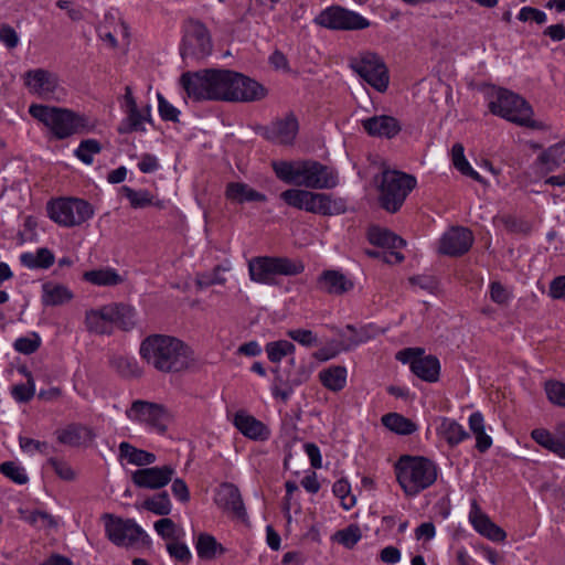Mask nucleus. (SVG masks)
<instances>
[{"label": "nucleus", "mask_w": 565, "mask_h": 565, "mask_svg": "<svg viewBox=\"0 0 565 565\" xmlns=\"http://www.w3.org/2000/svg\"><path fill=\"white\" fill-rule=\"evenodd\" d=\"M167 550L171 557H173L180 562H183V563H189L192 557L189 547L184 543H181V542L169 543L167 545Z\"/></svg>", "instance_id": "nucleus-59"}, {"label": "nucleus", "mask_w": 565, "mask_h": 565, "mask_svg": "<svg viewBox=\"0 0 565 565\" xmlns=\"http://www.w3.org/2000/svg\"><path fill=\"white\" fill-rule=\"evenodd\" d=\"M287 337L307 348H311L318 344L317 335L308 329L288 330Z\"/></svg>", "instance_id": "nucleus-54"}, {"label": "nucleus", "mask_w": 565, "mask_h": 565, "mask_svg": "<svg viewBox=\"0 0 565 565\" xmlns=\"http://www.w3.org/2000/svg\"><path fill=\"white\" fill-rule=\"evenodd\" d=\"M24 84L30 93L43 99L54 98L58 88L57 76L43 68L28 71L24 74Z\"/></svg>", "instance_id": "nucleus-16"}, {"label": "nucleus", "mask_w": 565, "mask_h": 565, "mask_svg": "<svg viewBox=\"0 0 565 565\" xmlns=\"http://www.w3.org/2000/svg\"><path fill=\"white\" fill-rule=\"evenodd\" d=\"M347 369L342 365H333L320 371L319 380L322 385L332 391L339 392L344 388L347 384Z\"/></svg>", "instance_id": "nucleus-34"}, {"label": "nucleus", "mask_w": 565, "mask_h": 565, "mask_svg": "<svg viewBox=\"0 0 565 565\" xmlns=\"http://www.w3.org/2000/svg\"><path fill=\"white\" fill-rule=\"evenodd\" d=\"M29 113L49 127L57 139H65L85 130V118L65 108L32 104Z\"/></svg>", "instance_id": "nucleus-4"}, {"label": "nucleus", "mask_w": 565, "mask_h": 565, "mask_svg": "<svg viewBox=\"0 0 565 565\" xmlns=\"http://www.w3.org/2000/svg\"><path fill=\"white\" fill-rule=\"evenodd\" d=\"M381 422L387 429L399 435H411L417 430L415 423L397 413L385 414Z\"/></svg>", "instance_id": "nucleus-40"}, {"label": "nucleus", "mask_w": 565, "mask_h": 565, "mask_svg": "<svg viewBox=\"0 0 565 565\" xmlns=\"http://www.w3.org/2000/svg\"><path fill=\"white\" fill-rule=\"evenodd\" d=\"M332 491L341 500L343 509L350 510L355 505V497L351 494L350 483L345 479L338 480L333 484Z\"/></svg>", "instance_id": "nucleus-50"}, {"label": "nucleus", "mask_w": 565, "mask_h": 565, "mask_svg": "<svg viewBox=\"0 0 565 565\" xmlns=\"http://www.w3.org/2000/svg\"><path fill=\"white\" fill-rule=\"evenodd\" d=\"M361 530L355 524H351L334 534V540L347 548H352L361 540Z\"/></svg>", "instance_id": "nucleus-49"}, {"label": "nucleus", "mask_w": 565, "mask_h": 565, "mask_svg": "<svg viewBox=\"0 0 565 565\" xmlns=\"http://www.w3.org/2000/svg\"><path fill=\"white\" fill-rule=\"evenodd\" d=\"M313 201L309 207V213L331 216L343 214L347 211L345 200L330 193L315 192Z\"/></svg>", "instance_id": "nucleus-27"}, {"label": "nucleus", "mask_w": 565, "mask_h": 565, "mask_svg": "<svg viewBox=\"0 0 565 565\" xmlns=\"http://www.w3.org/2000/svg\"><path fill=\"white\" fill-rule=\"evenodd\" d=\"M180 84L189 98L223 102H256L267 95V89L258 82L231 70L207 68L185 72Z\"/></svg>", "instance_id": "nucleus-1"}, {"label": "nucleus", "mask_w": 565, "mask_h": 565, "mask_svg": "<svg viewBox=\"0 0 565 565\" xmlns=\"http://www.w3.org/2000/svg\"><path fill=\"white\" fill-rule=\"evenodd\" d=\"M437 433L450 447H455L470 437L459 423L447 417L441 418Z\"/></svg>", "instance_id": "nucleus-32"}, {"label": "nucleus", "mask_w": 565, "mask_h": 565, "mask_svg": "<svg viewBox=\"0 0 565 565\" xmlns=\"http://www.w3.org/2000/svg\"><path fill=\"white\" fill-rule=\"evenodd\" d=\"M11 394L18 402H29L34 395V382L30 379L26 384L14 385L11 390Z\"/></svg>", "instance_id": "nucleus-58"}, {"label": "nucleus", "mask_w": 565, "mask_h": 565, "mask_svg": "<svg viewBox=\"0 0 565 565\" xmlns=\"http://www.w3.org/2000/svg\"><path fill=\"white\" fill-rule=\"evenodd\" d=\"M295 350L294 343L287 340L268 342L265 348L267 356L273 363L281 361L285 356L292 354Z\"/></svg>", "instance_id": "nucleus-45"}, {"label": "nucleus", "mask_w": 565, "mask_h": 565, "mask_svg": "<svg viewBox=\"0 0 565 565\" xmlns=\"http://www.w3.org/2000/svg\"><path fill=\"white\" fill-rule=\"evenodd\" d=\"M350 67L369 85L384 93L390 83L388 70L383 58L374 52H362L350 58Z\"/></svg>", "instance_id": "nucleus-8"}, {"label": "nucleus", "mask_w": 565, "mask_h": 565, "mask_svg": "<svg viewBox=\"0 0 565 565\" xmlns=\"http://www.w3.org/2000/svg\"><path fill=\"white\" fill-rule=\"evenodd\" d=\"M119 459H126L128 463L146 467L156 462L157 457L153 452L136 448L127 441L119 444Z\"/></svg>", "instance_id": "nucleus-33"}, {"label": "nucleus", "mask_w": 565, "mask_h": 565, "mask_svg": "<svg viewBox=\"0 0 565 565\" xmlns=\"http://www.w3.org/2000/svg\"><path fill=\"white\" fill-rule=\"evenodd\" d=\"M362 127L371 137L392 139L399 134V121L387 115L373 116L362 120Z\"/></svg>", "instance_id": "nucleus-20"}, {"label": "nucleus", "mask_w": 565, "mask_h": 565, "mask_svg": "<svg viewBox=\"0 0 565 565\" xmlns=\"http://www.w3.org/2000/svg\"><path fill=\"white\" fill-rule=\"evenodd\" d=\"M469 519L477 532H479L481 535L488 537L491 541L494 542H502L504 541L507 534L505 532L494 524L488 515L481 512L480 508L478 507L477 502L473 501L471 505V511L469 514Z\"/></svg>", "instance_id": "nucleus-24"}, {"label": "nucleus", "mask_w": 565, "mask_h": 565, "mask_svg": "<svg viewBox=\"0 0 565 565\" xmlns=\"http://www.w3.org/2000/svg\"><path fill=\"white\" fill-rule=\"evenodd\" d=\"M531 437L540 446L554 452L561 458H565V423H561L555 428V434L544 428L532 430Z\"/></svg>", "instance_id": "nucleus-22"}, {"label": "nucleus", "mask_w": 565, "mask_h": 565, "mask_svg": "<svg viewBox=\"0 0 565 565\" xmlns=\"http://www.w3.org/2000/svg\"><path fill=\"white\" fill-rule=\"evenodd\" d=\"M102 151V145L96 139H86L81 141L75 150V156L85 164H92L94 154Z\"/></svg>", "instance_id": "nucleus-46"}, {"label": "nucleus", "mask_w": 565, "mask_h": 565, "mask_svg": "<svg viewBox=\"0 0 565 565\" xmlns=\"http://www.w3.org/2000/svg\"><path fill=\"white\" fill-rule=\"evenodd\" d=\"M139 353L149 366L161 373H181L196 362L190 345L175 337L166 334L148 335L142 340Z\"/></svg>", "instance_id": "nucleus-2"}, {"label": "nucleus", "mask_w": 565, "mask_h": 565, "mask_svg": "<svg viewBox=\"0 0 565 565\" xmlns=\"http://www.w3.org/2000/svg\"><path fill=\"white\" fill-rule=\"evenodd\" d=\"M83 278L96 286H116L122 281L120 275L109 267L85 271Z\"/></svg>", "instance_id": "nucleus-39"}, {"label": "nucleus", "mask_w": 565, "mask_h": 565, "mask_svg": "<svg viewBox=\"0 0 565 565\" xmlns=\"http://www.w3.org/2000/svg\"><path fill=\"white\" fill-rule=\"evenodd\" d=\"M315 23L330 30L345 31L364 30L371 24L366 18L341 6H331L322 10L315 18Z\"/></svg>", "instance_id": "nucleus-12"}, {"label": "nucleus", "mask_w": 565, "mask_h": 565, "mask_svg": "<svg viewBox=\"0 0 565 565\" xmlns=\"http://www.w3.org/2000/svg\"><path fill=\"white\" fill-rule=\"evenodd\" d=\"M315 192L302 189H288L280 193V199L289 206L309 212L312 205Z\"/></svg>", "instance_id": "nucleus-38"}, {"label": "nucleus", "mask_w": 565, "mask_h": 565, "mask_svg": "<svg viewBox=\"0 0 565 565\" xmlns=\"http://www.w3.org/2000/svg\"><path fill=\"white\" fill-rule=\"evenodd\" d=\"M489 109L493 115L500 116L509 121L536 128V121L532 119L533 110L530 104L521 96L511 90L501 88L497 92L495 98L489 103Z\"/></svg>", "instance_id": "nucleus-7"}, {"label": "nucleus", "mask_w": 565, "mask_h": 565, "mask_svg": "<svg viewBox=\"0 0 565 565\" xmlns=\"http://www.w3.org/2000/svg\"><path fill=\"white\" fill-rule=\"evenodd\" d=\"M157 533L163 539H175L177 537V525L168 518L158 520L154 523Z\"/></svg>", "instance_id": "nucleus-60"}, {"label": "nucleus", "mask_w": 565, "mask_h": 565, "mask_svg": "<svg viewBox=\"0 0 565 565\" xmlns=\"http://www.w3.org/2000/svg\"><path fill=\"white\" fill-rule=\"evenodd\" d=\"M41 345V339L36 333L31 337H22L14 341L13 348L15 351L23 354L34 353Z\"/></svg>", "instance_id": "nucleus-53"}, {"label": "nucleus", "mask_w": 565, "mask_h": 565, "mask_svg": "<svg viewBox=\"0 0 565 565\" xmlns=\"http://www.w3.org/2000/svg\"><path fill=\"white\" fill-rule=\"evenodd\" d=\"M198 556L202 559H214L217 555L225 553V548L216 539L209 533H200L195 540Z\"/></svg>", "instance_id": "nucleus-35"}, {"label": "nucleus", "mask_w": 565, "mask_h": 565, "mask_svg": "<svg viewBox=\"0 0 565 565\" xmlns=\"http://www.w3.org/2000/svg\"><path fill=\"white\" fill-rule=\"evenodd\" d=\"M0 42L8 49H14L19 44V35L15 30L9 24L0 25Z\"/></svg>", "instance_id": "nucleus-61"}, {"label": "nucleus", "mask_w": 565, "mask_h": 565, "mask_svg": "<svg viewBox=\"0 0 565 565\" xmlns=\"http://www.w3.org/2000/svg\"><path fill=\"white\" fill-rule=\"evenodd\" d=\"M113 309L111 323L118 326L122 330H129L135 326V309L124 303H111Z\"/></svg>", "instance_id": "nucleus-43"}, {"label": "nucleus", "mask_w": 565, "mask_h": 565, "mask_svg": "<svg viewBox=\"0 0 565 565\" xmlns=\"http://www.w3.org/2000/svg\"><path fill=\"white\" fill-rule=\"evenodd\" d=\"M126 416L136 423L147 426L159 434H164L170 422V414L162 405L143 399H136L126 411Z\"/></svg>", "instance_id": "nucleus-10"}, {"label": "nucleus", "mask_w": 565, "mask_h": 565, "mask_svg": "<svg viewBox=\"0 0 565 565\" xmlns=\"http://www.w3.org/2000/svg\"><path fill=\"white\" fill-rule=\"evenodd\" d=\"M174 475V468L170 465L162 467L141 468L132 472L134 484L142 489H161L167 486Z\"/></svg>", "instance_id": "nucleus-17"}, {"label": "nucleus", "mask_w": 565, "mask_h": 565, "mask_svg": "<svg viewBox=\"0 0 565 565\" xmlns=\"http://www.w3.org/2000/svg\"><path fill=\"white\" fill-rule=\"evenodd\" d=\"M367 238L372 245L384 248L397 249L405 245V241L402 237L388 230L376 226L369 230Z\"/></svg>", "instance_id": "nucleus-36"}, {"label": "nucleus", "mask_w": 565, "mask_h": 565, "mask_svg": "<svg viewBox=\"0 0 565 565\" xmlns=\"http://www.w3.org/2000/svg\"><path fill=\"white\" fill-rule=\"evenodd\" d=\"M298 131V121L294 116L273 121L264 128L263 136L275 143H291Z\"/></svg>", "instance_id": "nucleus-21"}, {"label": "nucleus", "mask_w": 565, "mask_h": 565, "mask_svg": "<svg viewBox=\"0 0 565 565\" xmlns=\"http://www.w3.org/2000/svg\"><path fill=\"white\" fill-rule=\"evenodd\" d=\"M472 243L471 231L466 227H452L443 235L439 252L448 256H461L470 249Z\"/></svg>", "instance_id": "nucleus-18"}, {"label": "nucleus", "mask_w": 565, "mask_h": 565, "mask_svg": "<svg viewBox=\"0 0 565 565\" xmlns=\"http://www.w3.org/2000/svg\"><path fill=\"white\" fill-rule=\"evenodd\" d=\"M518 19L523 22L533 20L537 24H543L546 21V14L536 8L523 7L519 12Z\"/></svg>", "instance_id": "nucleus-63"}, {"label": "nucleus", "mask_w": 565, "mask_h": 565, "mask_svg": "<svg viewBox=\"0 0 565 565\" xmlns=\"http://www.w3.org/2000/svg\"><path fill=\"white\" fill-rule=\"evenodd\" d=\"M216 504L235 518L245 519L246 510L238 488L233 483H222L215 494Z\"/></svg>", "instance_id": "nucleus-19"}, {"label": "nucleus", "mask_w": 565, "mask_h": 565, "mask_svg": "<svg viewBox=\"0 0 565 565\" xmlns=\"http://www.w3.org/2000/svg\"><path fill=\"white\" fill-rule=\"evenodd\" d=\"M424 349L407 348L398 351L396 359L403 363H409L412 372L426 382H437L440 372V364L436 356H424Z\"/></svg>", "instance_id": "nucleus-15"}, {"label": "nucleus", "mask_w": 565, "mask_h": 565, "mask_svg": "<svg viewBox=\"0 0 565 565\" xmlns=\"http://www.w3.org/2000/svg\"><path fill=\"white\" fill-rule=\"evenodd\" d=\"M545 392L551 403L565 407V384L558 381H547Z\"/></svg>", "instance_id": "nucleus-52"}, {"label": "nucleus", "mask_w": 565, "mask_h": 565, "mask_svg": "<svg viewBox=\"0 0 565 565\" xmlns=\"http://www.w3.org/2000/svg\"><path fill=\"white\" fill-rule=\"evenodd\" d=\"M320 289L332 295H342L353 288V282L342 273L326 270L319 277Z\"/></svg>", "instance_id": "nucleus-29"}, {"label": "nucleus", "mask_w": 565, "mask_h": 565, "mask_svg": "<svg viewBox=\"0 0 565 565\" xmlns=\"http://www.w3.org/2000/svg\"><path fill=\"white\" fill-rule=\"evenodd\" d=\"M212 40L204 23L189 19L184 24V35L180 49L183 58H204L212 52Z\"/></svg>", "instance_id": "nucleus-11"}, {"label": "nucleus", "mask_w": 565, "mask_h": 565, "mask_svg": "<svg viewBox=\"0 0 565 565\" xmlns=\"http://www.w3.org/2000/svg\"><path fill=\"white\" fill-rule=\"evenodd\" d=\"M158 110L162 120L179 121L180 110L170 104L161 94H158Z\"/></svg>", "instance_id": "nucleus-56"}, {"label": "nucleus", "mask_w": 565, "mask_h": 565, "mask_svg": "<svg viewBox=\"0 0 565 565\" xmlns=\"http://www.w3.org/2000/svg\"><path fill=\"white\" fill-rule=\"evenodd\" d=\"M226 198L236 203L265 202L266 195L242 182H231L226 186Z\"/></svg>", "instance_id": "nucleus-30"}, {"label": "nucleus", "mask_w": 565, "mask_h": 565, "mask_svg": "<svg viewBox=\"0 0 565 565\" xmlns=\"http://www.w3.org/2000/svg\"><path fill=\"white\" fill-rule=\"evenodd\" d=\"M396 478L406 495H416L437 479L434 462L424 457L403 456L395 465Z\"/></svg>", "instance_id": "nucleus-3"}, {"label": "nucleus", "mask_w": 565, "mask_h": 565, "mask_svg": "<svg viewBox=\"0 0 565 565\" xmlns=\"http://www.w3.org/2000/svg\"><path fill=\"white\" fill-rule=\"evenodd\" d=\"M55 435L60 444L72 447L92 443L96 437L92 428L82 424H70L63 429H57Z\"/></svg>", "instance_id": "nucleus-26"}, {"label": "nucleus", "mask_w": 565, "mask_h": 565, "mask_svg": "<svg viewBox=\"0 0 565 565\" xmlns=\"http://www.w3.org/2000/svg\"><path fill=\"white\" fill-rule=\"evenodd\" d=\"M416 178L405 172L397 170L383 171L380 188L381 206L390 213H396L416 186Z\"/></svg>", "instance_id": "nucleus-6"}, {"label": "nucleus", "mask_w": 565, "mask_h": 565, "mask_svg": "<svg viewBox=\"0 0 565 565\" xmlns=\"http://www.w3.org/2000/svg\"><path fill=\"white\" fill-rule=\"evenodd\" d=\"M563 152V146L561 143L553 145L537 157V161L546 166V171L551 172L559 167V159Z\"/></svg>", "instance_id": "nucleus-47"}, {"label": "nucleus", "mask_w": 565, "mask_h": 565, "mask_svg": "<svg viewBox=\"0 0 565 565\" xmlns=\"http://www.w3.org/2000/svg\"><path fill=\"white\" fill-rule=\"evenodd\" d=\"M548 295L553 299H565V275L558 276L551 281Z\"/></svg>", "instance_id": "nucleus-64"}, {"label": "nucleus", "mask_w": 565, "mask_h": 565, "mask_svg": "<svg viewBox=\"0 0 565 565\" xmlns=\"http://www.w3.org/2000/svg\"><path fill=\"white\" fill-rule=\"evenodd\" d=\"M121 190L134 209H142L152 204L153 198L147 190L136 191L129 186H122Z\"/></svg>", "instance_id": "nucleus-48"}, {"label": "nucleus", "mask_w": 565, "mask_h": 565, "mask_svg": "<svg viewBox=\"0 0 565 565\" xmlns=\"http://www.w3.org/2000/svg\"><path fill=\"white\" fill-rule=\"evenodd\" d=\"M47 213L55 223L73 227L93 217V206L82 199H57L47 204Z\"/></svg>", "instance_id": "nucleus-9"}, {"label": "nucleus", "mask_w": 565, "mask_h": 565, "mask_svg": "<svg viewBox=\"0 0 565 565\" xmlns=\"http://www.w3.org/2000/svg\"><path fill=\"white\" fill-rule=\"evenodd\" d=\"M233 424L241 434L249 439L265 440L269 436L268 428L244 411H238L234 415Z\"/></svg>", "instance_id": "nucleus-25"}, {"label": "nucleus", "mask_w": 565, "mask_h": 565, "mask_svg": "<svg viewBox=\"0 0 565 565\" xmlns=\"http://www.w3.org/2000/svg\"><path fill=\"white\" fill-rule=\"evenodd\" d=\"M42 303L47 307L62 306L73 299V292L64 285L45 282L42 286Z\"/></svg>", "instance_id": "nucleus-31"}, {"label": "nucleus", "mask_w": 565, "mask_h": 565, "mask_svg": "<svg viewBox=\"0 0 565 565\" xmlns=\"http://www.w3.org/2000/svg\"><path fill=\"white\" fill-rule=\"evenodd\" d=\"M47 463L54 469L55 473L63 480L71 481L75 478L73 469L56 458H50Z\"/></svg>", "instance_id": "nucleus-62"}, {"label": "nucleus", "mask_w": 565, "mask_h": 565, "mask_svg": "<svg viewBox=\"0 0 565 565\" xmlns=\"http://www.w3.org/2000/svg\"><path fill=\"white\" fill-rule=\"evenodd\" d=\"M274 381L271 385L273 396L280 398L284 403H287L294 393V384L286 372H281L279 367L273 369Z\"/></svg>", "instance_id": "nucleus-41"}, {"label": "nucleus", "mask_w": 565, "mask_h": 565, "mask_svg": "<svg viewBox=\"0 0 565 565\" xmlns=\"http://www.w3.org/2000/svg\"><path fill=\"white\" fill-rule=\"evenodd\" d=\"M111 315L113 309L109 305L86 311L85 324L87 330L96 334H110L114 330Z\"/></svg>", "instance_id": "nucleus-28"}, {"label": "nucleus", "mask_w": 565, "mask_h": 565, "mask_svg": "<svg viewBox=\"0 0 565 565\" xmlns=\"http://www.w3.org/2000/svg\"><path fill=\"white\" fill-rule=\"evenodd\" d=\"M107 539L117 546L129 547L145 535V531L131 519H121L113 514L103 515Z\"/></svg>", "instance_id": "nucleus-14"}, {"label": "nucleus", "mask_w": 565, "mask_h": 565, "mask_svg": "<svg viewBox=\"0 0 565 565\" xmlns=\"http://www.w3.org/2000/svg\"><path fill=\"white\" fill-rule=\"evenodd\" d=\"M124 102L127 117L119 125L118 132L124 135L132 131H145L146 129L142 126L145 115L139 110L130 86L125 88Z\"/></svg>", "instance_id": "nucleus-23"}, {"label": "nucleus", "mask_w": 565, "mask_h": 565, "mask_svg": "<svg viewBox=\"0 0 565 565\" xmlns=\"http://www.w3.org/2000/svg\"><path fill=\"white\" fill-rule=\"evenodd\" d=\"M469 428L476 437V448L480 452H486L492 446V438L486 433L483 415L475 412L469 417Z\"/></svg>", "instance_id": "nucleus-37"}, {"label": "nucleus", "mask_w": 565, "mask_h": 565, "mask_svg": "<svg viewBox=\"0 0 565 565\" xmlns=\"http://www.w3.org/2000/svg\"><path fill=\"white\" fill-rule=\"evenodd\" d=\"M0 472L18 484H25L29 477L23 467L13 461H4L0 465Z\"/></svg>", "instance_id": "nucleus-51"}, {"label": "nucleus", "mask_w": 565, "mask_h": 565, "mask_svg": "<svg viewBox=\"0 0 565 565\" xmlns=\"http://www.w3.org/2000/svg\"><path fill=\"white\" fill-rule=\"evenodd\" d=\"M303 269L305 266L300 260L288 257L257 256L248 262L250 280L264 285H275L276 275L296 276Z\"/></svg>", "instance_id": "nucleus-5"}, {"label": "nucleus", "mask_w": 565, "mask_h": 565, "mask_svg": "<svg viewBox=\"0 0 565 565\" xmlns=\"http://www.w3.org/2000/svg\"><path fill=\"white\" fill-rule=\"evenodd\" d=\"M142 508L157 515H168L171 512L172 505L168 492L162 491L145 500Z\"/></svg>", "instance_id": "nucleus-44"}, {"label": "nucleus", "mask_w": 565, "mask_h": 565, "mask_svg": "<svg viewBox=\"0 0 565 565\" xmlns=\"http://www.w3.org/2000/svg\"><path fill=\"white\" fill-rule=\"evenodd\" d=\"M25 520L31 525L38 526L40 529H50L56 526V521L54 518L44 511H33L25 518Z\"/></svg>", "instance_id": "nucleus-57"}, {"label": "nucleus", "mask_w": 565, "mask_h": 565, "mask_svg": "<svg viewBox=\"0 0 565 565\" xmlns=\"http://www.w3.org/2000/svg\"><path fill=\"white\" fill-rule=\"evenodd\" d=\"M114 364L117 371L124 376H140L141 371L138 367L137 363L128 358L118 356L114 360Z\"/></svg>", "instance_id": "nucleus-55"}, {"label": "nucleus", "mask_w": 565, "mask_h": 565, "mask_svg": "<svg viewBox=\"0 0 565 565\" xmlns=\"http://www.w3.org/2000/svg\"><path fill=\"white\" fill-rule=\"evenodd\" d=\"M301 160L274 161L273 169L277 178L285 183L298 185Z\"/></svg>", "instance_id": "nucleus-42"}, {"label": "nucleus", "mask_w": 565, "mask_h": 565, "mask_svg": "<svg viewBox=\"0 0 565 565\" xmlns=\"http://www.w3.org/2000/svg\"><path fill=\"white\" fill-rule=\"evenodd\" d=\"M338 183L339 177L334 169L316 160H301L298 186L330 190Z\"/></svg>", "instance_id": "nucleus-13"}]
</instances>
